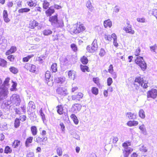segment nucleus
Returning <instances> with one entry per match:
<instances>
[{"label":"nucleus","instance_id":"nucleus-6","mask_svg":"<svg viewBox=\"0 0 157 157\" xmlns=\"http://www.w3.org/2000/svg\"><path fill=\"white\" fill-rule=\"evenodd\" d=\"M24 67L27 71L32 73H35L36 69V66L35 65L29 63H25Z\"/></svg>","mask_w":157,"mask_h":157},{"label":"nucleus","instance_id":"nucleus-2","mask_svg":"<svg viewBox=\"0 0 157 157\" xmlns=\"http://www.w3.org/2000/svg\"><path fill=\"white\" fill-rule=\"evenodd\" d=\"M49 21L52 25L55 24L57 27H61L63 26V22L62 21H59L58 19V14L50 17L49 18Z\"/></svg>","mask_w":157,"mask_h":157},{"label":"nucleus","instance_id":"nucleus-39","mask_svg":"<svg viewBox=\"0 0 157 157\" xmlns=\"http://www.w3.org/2000/svg\"><path fill=\"white\" fill-rule=\"evenodd\" d=\"M50 6L49 2H48L46 0H44L43 3V7L44 9H47Z\"/></svg>","mask_w":157,"mask_h":157},{"label":"nucleus","instance_id":"nucleus-14","mask_svg":"<svg viewBox=\"0 0 157 157\" xmlns=\"http://www.w3.org/2000/svg\"><path fill=\"white\" fill-rule=\"evenodd\" d=\"M127 27H124V30L127 33H129L131 34H133L134 33V31L132 29V26L130 25L129 23H127Z\"/></svg>","mask_w":157,"mask_h":157},{"label":"nucleus","instance_id":"nucleus-26","mask_svg":"<svg viewBox=\"0 0 157 157\" xmlns=\"http://www.w3.org/2000/svg\"><path fill=\"white\" fill-rule=\"evenodd\" d=\"M80 67L81 71L83 72L90 71L89 68L87 66L81 64Z\"/></svg>","mask_w":157,"mask_h":157},{"label":"nucleus","instance_id":"nucleus-51","mask_svg":"<svg viewBox=\"0 0 157 157\" xmlns=\"http://www.w3.org/2000/svg\"><path fill=\"white\" fill-rule=\"evenodd\" d=\"M71 47L72 50L74 52H77L78 50L76 44H75L73 43L71 44Z\"/></svg>","mask_w":157,"mask_h":157},{"label":"nucleus","instance_id":"nucleus-61","mask_svg":"<svg viewBox=\"0 0 157 157\" xmlns=\"http://www.w3.org/2000/svg\"><path fill=\"white\" fill-rule=\"evenodd\" d=\"M139 128L142 131L143 133L145 132L146 131V129L145 128L144 125V124H142V125L140 126H139Z\"/></svg>","mask_w":157,"mask_h":157},{"label":"nucleus","instance_id":"nucleus-32","mask_svg":"<svg viewBox=\"0 0 157 157\" xmlns=\"http://www.w3.org/2000/svg\"><path fill=\"white\" fill-rule=\"evenodd\" d=\"M7 65V61L2 58H0V66L2 67H6Z\"/></svg>","mask_w":157,"mask_h":157},{"label":"nucleus","instance_id":"nucleus-8","mask_svg":"<svg viewBox=\"0 0 157 157\" xmlns=\"http://www.w3.org/2000/svg\"><path fill=\"white\" fill-rule=\"evenodd\" d=\"M83 97V94L82 92H79L72 95L71 98L72 100L77 101H79L82 99Z\"/></svg>","mask_w":157,"mask_h":157},{"label":"nucleus","instance_id":"nucleus-21","mask_svg":"<svg viewBox=\"0 0 157 157\" xmlns=\"http://www.w3.org/2000/svg\"><path fill=\"white\" fill-rule=\"evenodd\" d=\"M56 107L57 108V112L59 114L62 115L63 113L64 109L62 105H58Z\"/></svg>","mask_w":157,"mask_h":157},{"label":"nucleus","instance_id":"nucleus-17","mask_svg":"<svg viewBox=\"0 0 157 157\" xmlns=\"http://www.w3.org/2000/svg\"><path fill=\"white\" fill-rule=\"evenodd\" d=\"M133 151L132 148L128 149V148L124 149L123 150V155L124 157H128L130 153Z\"/></svg>","mask_w":157,"mask_h":157},{"label":"nucleus","instance_id":"nucleus-20","mask_svg":"<svg viewBox=\"0 0 157 157\" xmlns=\"http://www.w3.org/2000/svg\"><path fill=\"white\" fill-rule=\"evenodd\" d=\"M134 82L138 83L139 85L142 86L144 83V80L140 76L137 77L135 78Z\"/></svg>","mask_w":157,"mask_h":157},{"label":"nucleus","instance_id":"nucleus-60","mask_svg":"<svg viewBox=\"0 0 157 157\" xmlns=\"http://www.w3.org/2000/svg\"><path fill=\"white\" fill-rule=\"evenodd\" d=\"M6 128V124H4L2 123H0V130H3Z\"/></svg>","mask_w":157,"mask_h":157},{"label":"nucleus","instance_id":"nucleus-13","mask_svg":"<svg viewBox=\"0 0 157 157\" xmlns=\"http://www.w3.org/2000/svg\"><path fill=\"white\" fill-rule=\"evenodd\" d=\"M82 108L81 105L78 103L74 104L72 107V109L74 112L76 113L77 112L80 110Z\"/></svg>","mask_w":157,"mask_h":157},{"label":"nucleus","instance_id":"nucleus-1","mask_svg":"<svg viewBox=\"0 0 157 157\" xmlns=\"http://www.w3.org/2000/svg\"><path fill=\"white\" fill-rule=\"evenodd\" d=\"M86 29L84 25L80 22H77L69 26L68 31L71 34H78L82 33Z\"/></svg>","mask_w":157,"mask_h":157},{"label":"nucleus","instance_id":"nucleus-37","mask_svg":"<svg viewBox=\"0 0 157 157\" xmlns=\"http://www.w3.org/2000/svg\"><path fill=\"white\" fill-rule=\"evenodd\" d=\"M30 10V9L28 8H21L18 10V12L19 13H27Z\"/></svg>","mask_w":157,"mask_h":157},{"label":"nucleus","instance_id":"nucleus-10","mask_svg":"<svg viewBox=\"0 0 157 157\" xmlns=\"http://www.w3.org/2000/svg\"><path fill=\"white\" fill-rule=\"evenodd\" d=\"M51 75L49 71H47L45 75L46 83L49 86H52L53 85L52 81L50 79Z\"/></svg>","mask_w":157,"mask_h":157},{"label":"nucleus","instance_id":"nucleus-59","mask_svg":"<svg viewBox=\"0 0 157 157\" xmlns=\"http://www.w3.org/2000/svg\"><path fill=\"white\" fill-rule=\"evenodd\" d=\"M108 71L111 74H112L113 73L114 70L113 69V67L112 64H110L109 65L108 69Z\"/></svg>","mask_w":157,"mask_h":157},{"label":"nucleus","instance_id":"nucleus-7","mask_svg":"<svg viewBox=\"0 0 157 157\" xmlns=\"http://www.w3.org/2000/svg\"><path fill=\"white\" fill-rule=\"evenodd\" d=\"M57 94L62 96H65L68 94L67 89L64 87H59L56 90Z\"/></svg>","mask_w":157,"mask_h":157},{"label":"nucleus","instance_id":"nucleus-48","mask_svg":"<svg viewBox=\"0 0 157 157\" xmlns=\"http://www.w3.org/2000/svg\"><path fill=\"white\" fill-rule=\"evenodd\" d=\"M10 80V78H6L3 82V86L2 85V87H4L5 86H9V82Z\"/></svg>","mask_w":157,"mask_h":157},{"label":"nucleus","instance_id":"nucleus-31","mask_svg":"<svg viewBox=\"0 0 157 157\" xmlns=\"http://www.w3.org/2000/svg\"><path fill=\"white\" fill-rule=\"evenodd\" d=\"M12 152V148L9 146H6L4 150V152L5 154H11Z\"/></svg>","mask_w":157,"mask_h":157},{"label":"nucleus","instance_id":"nucleus-23","mask_svg":"<svg viewBox=\"0 0 157 157\" xmlns=\"http://www.w3.org/2000/svg\"><path fill=\"white\" fill-rule=\"evenodd\" d=\"M30 130L32 135L33 136H36L38 132L37 127L35 126H32L30 127Z\"/></svg>","mask_w":157,"mask_h":157},{"label":"nucleus","instance_id":"nucleus-35","mask_svg":"<svg viewBox=\"0 0 157 157\" xmlns=\"http://www.w3.org/2000/svg\"><path fill=\"white\" fill-rule=\"evenodd\" d=\"M20 125V122L19 118H16L14 120V126L15 128H18Z\"/></svg>","mask_w":157,"mask_h":157},{"label":"nucleus","instance_id":"nucleus-27","mask_svg":"<svg viewBox=\"0 0 157 157\" xmlns=\"http://www.w3.org/2000/svg\"><path fill=\"white\" fill-rule=\"evenodd\" d=\"M80 60L82 63L84 65L87 64L89 61L87 58L84 56H83L80 58Z\"/></svg>","mask_w":157,"mask_h":157},{"label":"nucleus","instance_id":"nucleus-25","mask_svg":"<svg viewBox=\"0 0 157 157\" xmlns=\"http://www.w3.org/2000/svg\"><path fill=\"white\" fill-rule=\"evenodd\" d=\"M33 137L32 136H29L28 137L25 141V144L26 147L29 146V144L31 143L33 140Z\"/></svg>","mask_w":157,"mask_h":157},{"label":"nucleus","instance_id":"nucleus-29","mask_svg":"<svg viewBox=\"0 0 157 157\" xmlns=\"http://www.w3.org/2000/svg\"><path fill=\"white\" fill-rule=\"evenodd\" d=\"M10 71L13 74H15L18 72V69L14 66H11L9 68Z\"/></svg>","mask_w":157,"mask_h":157},{"label":"nucleus","instance_id":"nucleus-57","mask_svg":"<svg viewBox=\"0 0 157 157\" xmlns=\"http://www.w3.org/2000/svg\"><path fill=\"white\" fill-rule=\"evenodd\" d=\"M68 75L69 78H72V76L74 75V71L72 70H70L68 73Z\"/></svg>","mask_w":157,"mask_h":157},{"label":"nucleus","instance_id":"nucleus-47","mask_svg":"<svg viewBox=\"0 0 157 157\" xmlns=\"http://www.w3.org/2000/svg\"><path fill=\"white\" fill-rule=\"evenodd\" d=\"M131 145V142L128 141H125L122 144V147H123L124 148V149L127 148H126L128 146H130Z\"/></svg>","mask_w":157,"mask_h":157},{"label":"nucleus","instance_id":"nucleus-58","mask_svg":"<svg viewBox=\"0 0 157 157\" xmlns=\"http://www.w3.org/2000/svg\"><path fill=\"white\" fill-rule=\"evenodd\" d=\"M107 85L108 86H110L113 82L112 79L110 77H109L107 78Z\"/></svg>","mask_w":157,"mask_h":157},{"label":"nucleus","instance_id":"nucleus-36","mask_svg":"<svg viewBox=\"0 0 157 157\" xmlns=\"http://www.w3.org/2000/svg\"><path fill=\"white\" fill-rule=\"evenodd\" d=\"M70 117L76 124H78L79 121L75 114H71Z\"/></svg>","mask_w":157,"mask_h":157},{"label":"nucleus","instance_id":"nucleus-45","mask_svg":"<svg viewBox=\"0 0 157 157\" xmlns=\"http://www.w3.org/2000/svg\"><path fill=\"white\" fill-rule=\"evenodd\" d=\"M115 34V33H113L111 35H106L105 37V39L108 41H111L112 40H113V35Z\"/></svg>","mask_w":157,"mask_h":157},{"label":"nucleus","instance_id":"nucleus-22","mask_svg":"<svg viewBox=\"0 0 157 157\" xmlns=\"http://www.w3.org/2000/svg\"><path fill=\"white\" fill-rule=\"evenodd\" d=\"M21 144L20 140L16 139L12 143V146L14 148H16L20 145Z\"/></svg>","mask_w":157,"mask_h":157},{"label":"nucleus","instance_id":"nucleus-64","mask_svg":"<svg viewBox=\"0 0 157 157\" xmlns=\"http://www.w3.org/2000/svg\"><path fill=\"white\" fill-rule=\"evenodd\" d=\"M39 112L40 114V115L41 117V118L43 120H44L45 119V115L44 114V113L43 112V111L42 110V109H41L40 111Z\"/></svg>","mask_w":157,"mask_h":157},{"label":"nucleus","instance_id":"nucleus-34","mask_svg":"<svg viewBox=\"0 0 157 157\" xmlns=\"http://www.w3.org/2000/svg\"><path fill=\"white\" fill-rule=\"evenodd\" d=\"M33 54L29 55L23 57L22 58V62L24 63H26L28 62L30 59L33 57L34 56Z\"/></svg>","mask_w":157,"mask_h":157},{"label":"nucleus","instance_id":"nucleus-53","mask_svg":"<svg viewBox=\"0 0 157 157\" xmlns=\"http://www.w3.org/2000/svg\"><path fill=\"white\" fill-rule=\"evenodd\" d=\"M27 3L28 6L29 7H33L35 6L36 4L32 0H31L30 1L28 2H27Z\"/></svg>","mask_w":157,"mask_h":157},{"label":"nucleus","instance_id":"nucleus-41","mask_svg":"<svg viewBox=\"0 0 157 157\" xmlns=\"http://www.w3.org/2000/svg\"><path fill=\"white\" fill-rule=\"evenodd\" d=\"M91 90L92 94L95 95H98V89L96 87H92L91 88Z\"/></svg>","mask_w":157,"mask_h":157},{"label":"nucleus","instance_id":"nucleus-43","mask_svg":"<svg viewBox=\"0 0 157 157\" xmlns=\"http://www.w3.org/2000/svg\"><path fill=\"white\" fill-rule=\"evenodd\" d=\"M113 44L114 46L117 47L118 46V44L117 42V37L116 34H113Z\"/></svg>","mask_w":157,"mask_h":157},{"label":"nucleus","instance_id":"nucleus-49","mask_svg":"<svg viewBox=\"0 0 157 157\" xmlns=\"http://www.w3.org/2000/svg\"><path fill=\"white\" fill-rule=\"evenodd\" d=\"M8 56L7 59L8 60L11 62H14L15 59V56L11 54Z\"/></svg>","mask_w":157,"mask_h":157},{"label":"nucleus","instance_id":"nucleus-63","mask_svg":"<svg viewBox=\"0 0 157 157\" xmlns=\"http://www.w3.org/2000/svg\"><path fill=\"white\" fill-rule=\"evenodd\" d=\"M20 119H19L20 121L21 120V121L24 122L26 120V117L25 115H23L21 116L20 117Z\"/></svg>","mask_w":157,"mask_h":157},{"label":"nucleus","instance_id":"nucleus-11","mask_svg":"<svg viewBox=\"0 0 157 157\" xmlns=\"http://www.w3.org/2000/svg\"><path fill=\"white\" fill-rule=\"evenodd\" d=\"M0 97H6L8 94V88L4 87H0Z\"/></svg>","mask_w":157,"mask_h":157},{"label":"nucleus","instance_id":"nucleus-50","mask_svg":"<svg viewBox=\"0 0 157 157\" xmlns=\"http://www.w3.org/2000/svg\"><path fill=\"white\" fill-rule=\"evenodd\" d=\"M29 107L31 108V109H34L36 108V106L35 103L32 101H30L29 102Z\"/></svg>","mask_w":157,"mask_h":157},{"label":"nucleus","instance_id":"nucleus-55","mask_svg":"<svg viewBox=\"0 0 157 157\" xmlns=\"http://www.w3.org/2000/svg\"><path fill=\"white\" fill-rule=\"evenodd\" d=\"M13 84L12 86V88L10 89L11 91H13L16 89V87L17 86V83L14 82H13Z\"/></svg>","mask_w":157,"mask_h":157},{"label":"nucleus","instance_id":"nucleus-24","mask_svg":"<svg viewBox=\"0 0 157 157\" xmlns=\"http://www.w3.org/2000/svg\"><path fill=\"white\" fill-rule=\"evenodd\" d=\"M105 28L111 27L112 26V23L109 19L103 22Z\"/></svg>","mask_w":157,"mask_h":157},{"label":"nucleus","instance_id":"nucleus-30","mask_svg":"<svg viewBox=\"0 0 157 157\" xmlns=\"http://www.w3.org/2000/svg\"><path fill=\"white\" fill-rule=\"evenodd\" d=\"M55 81L57 83L62 84L65 81V78L62 77L57 78H56Z\"/></svg>","mask_w":157,"mask_h":157},{"label":"nucleus","instance_id":"nucleus-62","mask_svg":"<svg viewBox=\"0 0 157 157\" xmlns=\"http://www.w3.org/2000/svg\"><path fill=\"white\" fill-rule=\"evenodd\" d=\"M137 21L139 22L144 23L145 22V19L144 17L141 18H137Z\"/></svg>","mask_w":157,"mask_h":157},{"label":"nucleus","instance_id":"nucleus-18","mask_svg":"<svg viewBox=\"0 0 157 157\" xmlns=\"http://www.w3.org/2000/svg\"><path fill=\"white\" fill-rule=\"evenodd\" d=\"M47 140L48 138L46 136H39L36 138V141L38 143H40L44 141H47Z\"/></svg>","mask_w":157,"mask_h":157},{"label":"nucleus","instance_id":"nucleus-52","mask_svg":"<svg viewBox=\"0 0 157 157\" xmlns=\"http://www.w3.org/2000/svg\"><path fill=\"white\" fill-rule=\"evenodd\" d=\"M106 52L104 49L101 48V49L99 52V55L101 57L104 56Z\"/></svg>","mask_w":157,"mask_h":157},{"label":"nucleus","instance_id":"nucleus-54","mask_svg":"<svg viewBox=\"0 0 157 157\" xmlns=\"http://www.w3.org/2000/svg\"><path fill=\"white\" fill-rule=\"evenodd\" d=\"M86 6L89 10H92L93 8L92 4L90 1L87 2L86 3Z\"/></svg>","mask_w":157,"mask_h":157},{"label":"nucleus","instance_id":"nucleus-33","mask_svg":"<svg viewBox=\"0 0 157 157\" xmlns=\"http://www.w3.org/2000/svg\"><path fill=\"white\" fill-rule=\"evenodd\" d=\"M93 81L99 87L101 86V84L100 79L98 77L93 78Z\"/></svg>","mask_w":157,"mask_h":157},{"label":"nucleus","instance_id":"nucleus-5","mask_svg":"<svg viewBox=\"0 0 157 157\" xmlns=\"http://www.w3.org/2000/svg\"><path fill=\"white\" fill-rule=\"evenodd\" d=\"M10 98L12 102L16 106H19L20 105L21 101L19 95L13 94Z\"/></svg>","mask_w":157,"mask_h":157},{"label":"nucleus","instance_id":"nucleus-56","mask_svg":"<svg viewBox=\"0 0 157 157\" xmlns=\"http://www.w3.org/2000/svg\"><path fill=\"white\" fill-rule=\"evenodd\" d=\"M140 49L139 47L138 48L135 50L134 52V54L135 56H138L140 55Z\"/></svg>","mask_w":157,"mask_h":157},{"label":"nucleus","instance_id":"nucleus-46","mask_svg":"<svg viewBox=\"0 0 157 157\" xmlns=\"http://www.w3.org/2000/svg\"><path fill=\"white\" fill-rule=\"evenodd\" d=\"M56 153L57 155L59 156H61L63 155L62 149L61 147H58L56 149Z\"/></svg>","mask_w":157,"mask_h":157},{"label":"nucleus","instance_id":"nucleus-4","mask_svg":"<svg viewBox=\"0 0 157 157\" xmlns=\"http://www.w3.org/2000/svg\"><path fill=\"white\" fill-rule=\"evenodd\" d=\"M135 63L139 66L143 71L145 70L147 68V64L145 62L143 58L138 56L135 60Z\"/></svg>","mask_w":157,"mask_h":157},{"label":"nucleus","instance_id":"nucleus-38","mask_svg":"<svg viewBox=\"0 0 157 157\" xmlns=\"http://www.w3.org/2000/svg\"><path fill=\"white\" fill-rule=\"evenodd\" d=\"M127 114L128 115V117L130 119H134L136 118V115L134 113L128 112L127 113Z\"/></svg>","mask_w":157,"mask_h":157},{"label":"nucleus","instance_id":"nucleus-9","mask_svg":"<svg viewBox=\"0 0 157 157\" xmlns=\"http://www.w3.org/2000/svg\"><path fill=\"white\" fill-rule=\"evenodd\" d=\"M147 98H155L157 96V90L155 89H151L148 91L147 93Z\"/></svg>","mask_w":157,"mask_h":157},{"label":"nucleus","instance_id":"nucleus-15","mask_svg":"<svg viewBox=\"0 0 157 157\" xmlns=\"http://www.w3.org/2000/svg\"><path fill=\"white\" fill-rule=\"evenodd\" d=\"M17 50V47L15 46H12L10 48L5 52L6 56L9 55L11 54L14 53Z\"/></svg>","mask_w":157,"mask_h":157},{"label":"nucleus","instance_id":"nucleus-19","mask_svg":"<svg viewBox=\"0 0 157 157\" xmlns=\"http://www.w3.org/2000/svg\"><path fill=\"white\" fill-rule=\"evenodd\" d=\"M55 12V10L51 7L49 8L45 12L47 17H50Z\"/></svg>","mask_w":157,"mask_h":157},{"label":"nucleus","instance_id":"nucleus-28","mask_svg":"<svg viewBox=\"0 0 157 157\" xmlns=\"http://www.w3.org/2000/svg\"><path fill=\"white\" fill-rule=\"evenodd\" d=\"M127 125L130 127H132L137 125L138 124V122L135 121H130L127 123Z\"/></svg>","mask_w":157,"mask_h":157},{"label":"nucleus","instance_id":"nucleus-16","mask_svg":"<svg viewBox=\"0 0 157 157\" xmlns=\"http://www.w3.org/2000/svg\"><path fill=\"white\" fill-rule=\"evenodd\" d=\"M3 17L4 21L6 23H8L10 21V19L8 17V15L7 11L6 10H4L3 12Z\"/></svg>","mask_w":157,"mask_h":157},{"label":"nucleus","instance_id":"nucleus-3","mask_svg":"<svg viewBox=\"0 0 157 157\" xmlns=\"http://www.w3.org/2000/svg\"><path fill=\"white\" fill-rule=\"evenodd\" d=\"M98 48V40L95 39L94 40L91 45H89L87 46L86 49L88 52L93 53L97 50Z\"/></svg>","mask_w":157,"mask_h":157},{"label":"nucleus","instance_id":"nucleus-12","mask_svg":"<svg viewBox=\"0 0 157 157\" xmlns=\"http://www.w3.org/2000/svg\"><path fill=\"white\" fill-rule=\"evenodd\" d=\"M39 23L35 20H30L29 22V28L32 29H34L39 25Z\"/></svg>","mask_w":157,"mask_h":157},{"label":"nucleus","instance_id":"nucleus-44","mask_svg":"<svg viewBox=\"0 0 157 157\" xmlns=\"http://www.w3.org/2000/svg\"><path fill=\"white\" fill-rule=\"evenodd\" d=\"M51 68L53 72H56L57 71V64L56 63H53L51 66Z\"/></svg>","mask_w":157,"mask_h":157},{"label":"nucleus","instance_id":"nucleus-40","mask_svg":"<svg viewBox=\"0 0 157 157\" xmlns=\"http://www.w3.org/2000/svg\"><path fill=\"white\" fill-rule=\"evenodd\" d=\"M52 31L50 29H46L43 31V33L44 36H48L52 34Z\"/></svg>","mask_w":157,"mask_h":157},{"label":"nucleus","instance_id":"nucleus-42","mask_svg":"<svg viewBox=\"0 0 157 157\" xmlns=\"http://www.w3.org/2000/svg\"><path fill=\"white\" fill-rule=\"evenodd\" d=\"M139 117L142 119H144L145 117V113L142 109H141L140 110L139 112Z\"/></svg>","mask_w":157,"mask_h":157}]
</instances>
